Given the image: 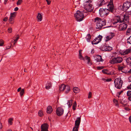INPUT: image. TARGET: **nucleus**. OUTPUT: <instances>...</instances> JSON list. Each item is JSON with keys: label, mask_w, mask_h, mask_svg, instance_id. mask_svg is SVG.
Instances as JSON below:
<instances>
[{"label": "nucleus", "mask_w": 131, "mask_h": 131, "mask_svg": "<svg viewBox=\"0 0 131 131\" xmlns=\"http://www.w3.org/2000/svg\"><path fill=\"white\" fill-rule=\"evenodd\" d=\"M94 20L96 25V28L97 29L101 28L103 26L105 25L106 23V21L105 19H102L97 17L95 18Z\"/></svg>", "instance_id": "nucleus-1"}, {"label": "nucleus", "mask_w": 131, "mask_h": 131, "mask_svg": "<svg viewBox=\"0 0 131 131\" xmlns=\"http://www.w3.org/2000/svg\"><path fill=\"white\" fill-rule=\"evenodd\" d=\"M92 2L91 0H88V1L86 2L84 4V9L89 12H91L93 9L92 5L91 4Z\"/></svg>", "instance_id": "nucleus-2"}, {"label": "nucleus", "mask_w": 131, "mask_h": 131, "mask_svg": "<svg viewBox=\"0 0 131 131\" xmlns=\"http://www.w3.org/2000/svg\"><path fill=\"white\" fill-rule=\"evenodd\" d=\"M74 16L78 21H80L83 20L84 18V15L83 13L79 10H77Z\"/></svg>", "instance_id": "nucleus-3"}, {"label": "nucleus", "mask_w": 131, "mask_h": 131, "mask_svg": "<svg viewBox=\"0 0 131 131\" xmlns=\"http://www.w3.org/2000/svg\"><path fill=\"white\" fill-rule=\"evenodd\" d=\"M115 87L117 89H120L121 88L123 83V81L121 78L115 79L114 81Z\"/></svg>", "instance_id": "nucleus-4"}, {"label": "nucleus", "mask_w": 131, "mask_h": 131, "mask_svg": "<svg viewBox=\"0 0 131 131\" xmlns=\"http://www.w3.org/2000/svg\"><path fill=\"white\" fill-rule=\"evenodd\" d=\"M123 59L121 57H117L113 58L110 61V62L112 64H115L117 63H120L123 61Z\"/></svg>", "instance_id": "nucleus-5"}, {"label": "nucleus", "mask_w": 131, "mask_h": 131, "mask_svg": "<svg viewBox=\"0 0 131 131\" xmlns=\"http://www.w3.org/2000/svg\"><path fill=\"white\" fill-rule=\"evenodd\" d=\"M110 12L108 9L101 8L99 10V13L101 17H103L107 16L109 14Z\"/></svg>", "instance_id": "nucleus-6"}, {"label": "nucleus", "mask_w": 131, "mask_h": 131, "mask_svg": "<svg viewBox=\"0 0 131 131\" xmlns=\"http://www.w3.org/2000/svg\"><path fill=\"white\" fill-rule=\"evenodd\" d=\"M108 9L111 12L114 13V8L113 4V0H110L109 3L107 5Z\"/></svg>", "instance_id": "nucleus-7"}, {"label": "nucleus", "mask_w": 131, "mask_h": 131, "mask_svg": "<svg viewBox=\"0 0 131 131\" xmlns=\"http://www.w3.org/2000/svg\"><path fill=\"white\" fill-rule=\"evenodd\" d=\"M131 5L130 2L129 1H127L125 2L123 4L122 9L123 11H125L130 7Z\"/></svg>", "instance_id": "nucleus-8"}, {"label": "nucleus", "mask_w": 131, "mask_h": 131, "mask_svg": "<svg viewBox=\"0 0 131 131\" xmlns=\"http://www.w3.org/2000/svg\"><path fill=\"white\" fill-rule=\"evenodd\" d=\"M102 38V36L101 35H99L92 42V44L93 45L97 44L101 40Z\"/></svg>", "instance_id": "nucleus-9"}, {"label": "nucleus", "mask_w": 131, "mask_h": 131, "mask_svg": "<svg viewBox=\"0 0 131 131\" xmlns=\"http://www.w3.org/2000/svg\"><path fill=\"white\" fill-rule=\"evenodd\" d=\"M122 16L119 15L116 16H115L114 20L113 23L115 24L118 22L122 23Z\"/></svg>", "instance_id": "nucleus-10"}, {"label": "nucleus", "mask_w": 131, "mask_h": 131, "mask_svg": "<svg viewBox=\"0 0 131 131\" xmlns=\"http://www.w3.org/2000/svg\"><path fill=\"white\" fill-rule=\"evenodd\" d=\"M127 27V24L122 23L120 24L118 27V29L119 31L124 30L126 29Z\"/></svg>", "instance_id": "nucleus-11"}, {"label": "nucleus", "mask_w": 131, "mask_h": 131, "mask_svg": "<svg viewBox=\"0 0 131 131\" xmlns=\"http://www.w3.org/2000/svg\"><path fill=\"white\" fill-rule=\"evenodd\" d=\"M121 16L122 22H124L126 24V23H129V18L128 15H124L123 16Z\"/></svg>", "instance_id": "nucleus-12"}, {"label": "nucleus", "mask_w": 131, "mask_h": 131, "mask_svg": "<svg viewBox=\"0 0 131 131\" xmlns=\"http://www.w3.org/2000/svg\"><path fill=\"white\" fill-rule=\"evenodd\" d=\"M64 110L61 107L57 108L56 110L57 115L59 116H60L63 114Z\"/></svg>", "instance_id": "nucleus-13"}, {"label": "nucleus", "mask_w": 131, "mask_h": 131, "mask_svg": "<svg viewBox=\"0 0 131 131\" xmlns=\"http://www.w3.org/2000/svg\"><path fill=\"white\" fill-rule=\"evenodd\" d=\"M48 125L46 123H44L41 126V131H48Z\"/></svg>", "instance_id": "nucleus-14"}, {"label": "nucleus", "mask_w": 131, "mask_h": 131, "mask_svg": "<svg viewBox=\"0 0 131 131\" xmlns=\"http://www.w3.org/2000/svg\"><path fill=\"white\" fill-rule=\"evenodd\" d=\"M112 47H111L103 45L102 47V51H109L112 50Z\"/></svg>", "instance_id": "nucleus-15"}, {"label": "nucleus", "mask_w": 131, "mask_h": 131, "mask_svg": "<svg viewBox=\"0 0 131 131\" xmlns=\"http://www.w3.org/2000/svg\"><path fill=\"white\" fill-rule=\"evenodd\" d=\"M81 121L80 117H78L75 121V126L77 127H79Z\"/></svg>", "instance_id": "nucleus-16"}, {"label": "nucleus", "mask_w": 131, "mask_h": 131, "mask_svg": "<svg viewBox=\"0 0 131 131\" xmlns=\"http://www.w3.org/2000/svg\"><path fill=\"white\" fill-rule=\"evenodd\" d=\"M131 48H130L129 49H126L124 51H122L120 52V53L123 55L128 54L131 52Z\"/></svg>", "instance_id": "nucleus-17"}, {"label": "nucleus", "mask_w": 131, "mask_h": 131, "mask_svg": "<svg viewBox=\"0 0 131 131\" xmlns=\"http://www.w3.org/2000/svg\"><path fill=\"white\" fill-rule=\"evenodd\" d=\"M52 84L50 82H48L46 84L45 88L46 89L48 90L52 87Z\"/></svg>", "instance_id": "nucleus-18"}, {"label": "nucleus", "mask_w": 131, "mask_h": 131, "mask_svg": "<svg viewBox=\"0 0 131 131\" xmlns=\"http://www.w3.org/2000/svg\"><path fill=\"white\" fill-rule=\"evenodd\" d=\"M53 109L51 106H48L47 108V113L48 114H50L52 112Z\"/></svg>", "instance_id": "nucleus-19"}, {"label": "nucleus", "mask_w": 131, "mask_h": 131, "mask_svg": "<svg viewBox=\"0 0 131 131\" xmlns=\"http://www.w3.org/2000/svg\"><path fill=\"white\" fill-rule=\"evenodd\" d=\"M114 36V33H112L110 35H109L106 37V41L109 40L111 39Z\"/></svg>", "instance_id": "nucleus-20"}, {"label": "nucleus", "mask_w": 131, "mask_h": 131, "mask_svg": "<svg viewBox=\"0 0 131 131\" xmlns=\"http://www.w3.org/2000/svg\"><path fill=\"white\" fill-rule=\"evenodd\" d=\"M82 51V50H80L79 51V58L81 60L84 61V59L82 55V53L81 52Z\"/></svg>", "instance_id": "nucleus-21"}, {"label": "nucleus", "mask_w": 131, "mask_h": 131, "mask_svg": "<svg viewBox=\"0 0 131 131\" xmlns=\"http://www.w3.org/2000/svg\"><path fill=\"white\" fill-rule=\"evenodd\" d=\"M66 88V85L64 84H62L59 86V89L61 91H63Z\"/></svg>", "instance_id": "nucleus-22"}, {"label": "nucleus", "mask_w": 131, "mask_h": 131, "mask_svg": "<svg viewBox=\"0 0 131 131\" xmlns=\"http://www.w3.org/2000/svg\"><path fill=\"white\" fill-rule=\"evenodd\" d=\"M84 58V59H85V60H88L87 63L88 64L90 65H91L92 64V63L90 62V57H89L88 56H86Z\"/></svg>", "instance_id": "nucleus-23"}, {"label": "nucleus", "mask_w": 131, "mask_h": 131, "mask_svg": "<svg viewBox=\"0 0 131 131\" xmlns=\"http://www.w3.org/2000/svg\"><path fill=\"white\" fill-rule=\"evenodd\" d=\"M125 67V66L124 65V64L123 63L122 64V66L120 65L118 66V69L119 70L122 71L123 72V70Z\"/></svg>", "instance_id": "nucleus-24"}, {"label": "nucleus", "mask_w": 131, "mask_h": 131, "mask_svg": "<svg viewBox=\"0 0 131 131\" xmlns=\"http://www.w3.org/2000/svg\"><path fill=\"white\" fill-rule=\"evenodd\" d=\"M102 72L103 73L108 75H111V73L107 69H103L102 70Z\"/></svg>", "instance_id": "nucleus-25"}, {"label": "nucleus", "mask_w": 131, "mask_h": 131, "mask_svg": "<svg viewBox=\"0 0 131 131\" xmlns=\"http://www.w3.org/2000/svg\"><path fill=\"white\" fill-rule=\"evenodd\" d=\"M97 62H100L102 61V57L100 55H98L96 57V59Z\"/></svg>", "instance_id": "nucleus-26"}, {"label": "nucleus", "mask_w": 131, "mask_h": 131, "mask_svg": "<svg viewBox=\"0 0 131 131\" xmlns=\"http://www.w3.org/2000/svg\"><path fill=\"white\" fill-rule=\"evenodd\" d=\"M91 36L90 34H88L86 37V39L88 42L90 41V40L91 39Z\"/></svg>", "instance_id": "nucleus-27"}, {"label": "nucleus", "mask_w": 131, "mask_h": 131, "mask_svg": "<svg viewBox=\"0 0 131 131\" xmlns=\"http://www.w3.org/2000/svg\"><path fill=\"white\" fill-rule=\"evenodd\" d=\"M65 89L66 90L65 93L67 94L70 91V86L68 85H66V88Z\"/></svg>", "instance_id": "nucleus-28"}, {"label": "nucleus", "mask_w": 131, "mask_h": 131, "mask_svg": "<svg viewBox=\"0 0 131 131\" xmlns=\"http://www.w3.org/2000/svg\"><path fill=\"white\" fill-rule=\"evenodd\" d=\"M42 15L39 13L38 14L37 16V18L38 19V21H41L42 19Z\"/></svg>", "instance_id": "nucleus-29"}, {"label": "nucleus", "mask_w": 131, "mask_h": 131, "mask_svg": "<svg viewBox=\"0 0 131 131\" xmlns=\"http://www.w3.org/2000/svg\"><path fill=\"white\" fill-rule=\"evenodd\" d=\"M73 100H69L67 103V104L68 105L69 107H70L72 105Z\"/></svg>", "instance_id": "nucleus-30"}, {"label": "nucleus", "mask_w": 131, "mask_h": 131, "mask_svg": "<svg viewBox=\"0 0 131 131\" xmlns=\"http://www.w3.org/2000/svg\"><path fill=\"white\" fill-rule=\"evenodd\" d=\"M126 61L127 64L129 65V63L131 62V57H129L127 58Z\"/></svg>", "instance_id": "nucleus-31"}, {"label": "nucleus", "mask_w": 131, "mask_h": 131, "mask_svg": "<svg viewBox=\"0 0 131 131\" xmlns=\"http://www.w3.org/2000/svg\"><path fill=\"white\" fill-rule=\"evenodd\" d=\"M73 91L75 93H77L79 91V89L77 87L74 88H73Z\"/></svg>", "instance_id": "nucleus-32"}, {"label": "nucleus", "mask_w": 131, "mask_h": 131, "mask_svg": "<svg viewBox=\"0 0 131 131\" xmlns=\"http://www.w3.org/2000/svg\"><path fill=\"white\" fill-rule=\"evenodd\" d=\"M77 104L76 102V101H75L74 102V103L73 104V106H72V109H73V110L74 111L75 110L76 108L77 107Z\"/></svg>", "instance_id": "nucleus-33"}, {"label": "nucleus", "mask_w": 131, "mask_h": 131, "mask_svg": "<svg viewBox=\"0 0 131 131\" xmlns=\"http://www.w3.org/2000/svg\"><path fill=\"white\" fill-rule=\"evenodd\" d=\"M113 102L115 104V105L117 106L118 107H119V104L118 103V101L115 99H114L113 100Z\"/></svg>", "instance_id": "nucleus-34"}, {"label": "nucleus", "mask_w": 131, "mask_h": 131, "mask_svg": "<svg viewBox=\"0 0 131 131\" xmlns=\"http://www.w3.org/2000/svg\"><path fill=\"white\" fill-rule=\"evenodd\" d=\"M38 114L39 116L40 117L42 116L43 115L42 111L41 110H39L38 112Z\"/></svg>", "instance_id": "nucleus-35"}, {"label": "nucleus", "mask_w": 131, "mask_h": 131, "mask_svg": "<svg viewBox=\"0 0 131 131\" xmlns=\"http://www.w3.org/2000/svg\"><path fill=\"white\" fill-rule=\"evenodd\" d=\"M13 18H11L10 17H9V23L12 24H13L14 22L13 21Z\"/></svg>", "instance_id": "nucleus-36"}, {"label": "nucleus", "mask_w": 131, "mask_h": 131, "mask_svg": "<svg viewBox=\"0 0 131 131\" xmlns=\"http://www.w3.org/2000/svg\"><path fill=\"white\" fill-rule=\"evenodd\" d=\"M13 121V119L12 118H9L8 120V123L10 125L12 124L13 123L12 121Z\"/></svg>", "instance_id": "nucleus-37"}, {"label": "nucleus", "mask_w": 131, "mask_h": 131, "mask_svg": "<svg viewBox=\"0 0 131 131\" xmlns=\"http://www.w3.org/2000/svg\"><path fill=\"white\" fill-rule=\"evenodd\" d=\"M15 12L13 13H11L10 14V17L11 18H14L15 16Z\"/></svg>", "instance_id": "nucleus-38"}, {"label": "nucleus", "mask_w": 131, "mask_h": 131, "mask_svg": "<svg viewBox=\"0 0 131 131\" xmlns=\"http://www.w3.org/2000/svg\"><path fill=\"white\" fill-rule=\"evenodd\" d=\"M24 92V89H22L20 93V96L22 97Z\"/></svg>", "instance_id": "nucleus-39"}, {"label": "nucleus", "mask_w": 131, "mask_h": 131, "mask_svg": "<svg viewBox=\"0 0 131 131\" xmlns=\"http://www.w3.org/2000/svg\"><path fill=\"white\" fill-rule=\"evenodd\" d=\"M127 43L131 44V36L127 39Z\"/></svg>", "instance_id": "nucleus-40"}, {"label": "nucleus", "mask_w": 131, "mask_h": 131, "mask_svg": "<svg viewBox=\"0 0 131 131\" xmlns=\"http://www.w3.org/2000/svg\"><path fill=\"white\" fill-rule=\"evenodd\" d=\"M79 127H77L75 126L73 128V131H78V128Z\"/></svg>", "instance_id": "nucleus-41"}, {"label": "nucleus", "mask_w": 131, "mask_h": 131, "mask_svg": "<svg viewBox=\"0 0 131 131\" xmlns=\"http://www.w3.org/2000/svg\"><path fill=\"white\" fill-rule=\"evenodd\" d=\"M23 1L22 0H18L17 2V5H20L23 2Z\"/></svg>", "instance_id": "nucleus-42"}, {"label": "nucleus", "mask_w": 131, "mask_h": 131, "mask_svg": "<svg viewBox=\"0 0 131 131\" xmlns=\"http://www.w3.org/2000/svg\"><path fill=\"white\" fill-rule=\"evenodd\" d=\"M19 38V36L18 35H17L16 37H15L16 39H15L14 40V41L15 42V43H14V44L17 41V40H18V39Z\"/></svg>", "instance_id": "nucleus-43"}, {"label": "nucleus", "mask_w": 131, "mask_h": 131, "mask_svg": "<svg viewBox=\"0 0 131 131\" xmlns=\"http://www.w3.org/2000/svg\"><path fill=\"white\" fill-rule=\"evenodd\" d=\"M126 33L131 34V28H128L127 29V30L126 31Z\"/></svg>", "instance_id": "nucleus-44"}, {"label": "nucleus", "mask_w": 131, "mask_h": 131, "mask_svg": "<svg viewBox=\"0 0 131 131\" xmlns=\"http://www.w3.org/2000/svg\"><path fill=\"white\" fill-rule=\"evenodd\" d=\"M127 94L128 96H130L131 95V91H128L127 92Z\"/></svg>", "instance_id": "nucleus-45"}, {"label": "nucleus", "mask_w": 131, "mask_h": 131, "mask_svg": "<svg viewBox=\"0 0 131 131\" xmlns=\"http://www.w3.org/2000/svg\"><path fill=\"white\" fill-rule=\"evenodd\" d=\"M4 43L3 41L2 40H0V46H2Z\"/></svg>", "instance_id": "nucleus-46"}, {"label": "nucleus", "mask_w": 131, "mask_h": 131, "mask_svg": "<svg viewBox=\"0 0 131 131\" xmlns=\"http://www.w3.org/2000/svg\"><path fill=\"white\" fill-rule=\"evenodd\" d=\"M103 68L104 67L103 66L97 67L96 68L97 69L99 70L102 69H103Z\"/></svg>", "instance_id": "nucleus-47"}, {"label": "nucleus", "mask_w": 131, "mask_h": 131, "mask_svg": "<svg viewBox=\"0 0 131 131\" xmlns=\"http://www.w3.org/2000/svg\"><path fill=\"white\" fill-rule=\"evenodd\" d=\"M92 94V93L91 92H90L89 93L88 96V98L90 99V98L91 97Z\"/></svg>", "instance_id": "nucleus-48"}, {"label": "nucleus", "mask_w": 131, "mask_h": 131, "mask_svg": "<svg viewBox=\"0 0 131 131\" xmlns=\"http://www.w3.org/2000/svg\"><path fill=\"white\" fill-rule=\"evenodd\" d=\"M8 31L9 33H11L12 32V28H9L8 29Z\"/></svg>", "instance_id": "nucleus-49"}, {"label": "nucleus", "mask_w": 131, "mask_h": 131, "mask_svg": "<svg viewBox=\"0 0 131 131\" xmlns=\"http://www.w3.org/2000/svg\"><path fill=\"white\" fill-rule=\"evenodd\" d=\"M112 81V79L111 78H108L106 80V81H105V82H110Z\"/></svg>", "instance_id": "nucleus-50"}, {"label": "nucleus", "mask_w": 131, "mask_h": 131, "mask_svg": "<svg viewBox=\"0 0 131 131\" xmlns=\"http://www.w3.org/2000/svg\"><path fill=\"white\" fill-rule=\"evenodd\" d=\"M127 88L128 89L131 90V84L129 85L127 87Z\"/></svg>", "instance_id": "nucleus-51"}, {"label": "nucleus", "mask_w": 131, "mask_h": 131, "mask_svg": "<svg viewBox=\"0 0 131 131\" xmlns=\"http://www.w3.org/2000/svg\"><path fill=\"white\" fill-rule=\"evenodd\" d=\"M8 19V17H6L4 18L3 19V20L4 21H6Z\"/></svg>", "instance_id": "nucleus-52"}, {"label": "nucleus", "mask_w": 131, "mask_h": 131, "mask_svg": "<svg viewBox=\"0 0 131 131\" xmlns=\"http://www.w3.org/2000/svg\"><path fill=\"white\" fill-rule=\"evenodd\" d=\"M122 7H123V6H122L121 5H120L119 7V9L123 11V9H123L122 8Z\"/></svg>", "instance_id": "nucleus-53"}, {"label": "nucleus", "mask_w": 131, "mask_h": 131, "mask_svg": "<svg viewBox=\"0 0 131 131\" xmlns=\"http://www.w3.org/2000/svg\"><path fill=\"white\" fill-rule=\"evenodd\" d=\"M46 1L47 2V4L48 5L50 4L51 3V1H49V0H46Z\"/></svg>", "instance_id": "nucleus-54"}, {"label": "nucleus", "mask_w": 131, "mask_h": 131, "mask_svg": "<svg viewBox=\"0 0 131 131\" xmlns=\"http://www.w3.org/2000/svg\"><path fill=\"white\" fill-rule=\"evenodd\" d=\"M18 9V7H16L14 8V10L15 11H17Z\"/></svg>", "instance_id": "nucleus-55"}, {"label": "nucleus", "mask_w": 131, "mask_h": 131, "mask_svg": "<svg viewBox=\"0 0 131 131\" xmlns=\"http://www.w3.org/2000/svg\"><path fill=\"white\" fill-rule=\"evenodd\" d=\"M21 89V87L17 89V91L18 92H19L20 91Z\"/></svg>", "instance_id": "nucleus-56"}, {"label": "nucleus", "mask_w": 131, "mask_h": 131, "mask_svg": "<svg viewBox=\"0 0 131 131\" xmlns=\"http://www.w3.org/2000/svg\"><path fill=\"white\" fill-rule=\"evenodd\" d=\"M128 99L130 101H131V95L128 96Z\"/></svg>", "instance_id": "nucleus-57"}, {"label": "nucleus", "mask_w": 131, "mask_h": 131, "mask_svg": "<svg viewBox=\"0 0 131 131\" xmlns=\"http://www.w3.org/2000/svg\"><path fill=\"white\" fill-rule=\"evenodd\" d=\"M2 127V124L1 122H0V129H1Z\"/></svg>", "instance_id": "nucleus-58"}, {"label": "nucleus", "mask_w": 131, "mask_h": 131, "mask_svg": "<svg viewBox=\"0 0 131 131\" xmlns=\"http://www.w3.org/2000/svg\"><path fill=\"white\" fill-rule=\"evenodd\" d=\"M94 49H92L91 51V53L92 54L94 53Z\"/></svg>", "instance_id": "nucleus-59"}, {"label": "nucleus", "mask_w": 131, "mask_h": 131, "mask_svg": "<svg viewBox=\"0 0 131 131\" xmlns=\"http://www.w3.org/2000/svg\"><path fill=\"white\" fill-rule=\"evenodd\" d=\"M121 103L123 105H124V106H126V104H125L123 103H122V102L121 101Z\"/></svg>", "instance_id": "nucleus-60"}, {"label": "nucleus", "mask_w": 131, "mask_h": 131, "mask_svg": "<svg viewBox=\"0 0 131 131\" xmlns=\"http://www.w3.org/2000/svg\"><path fill=\"white\" fill-rule=\"evenodd\" d=\"M123 92V91H122L120 92H119L118 93V94L120 95L121 94V93L122 92Z\"/></svg>", "instance_id": "nucleus-61"}, {"label": "nucleus", "mask_w": 131, "mask_h": 131, "mask_svg": "<svg viewBox=\"0 0 131 131\" xmlns=\"http://www.w3.org/2000/svg\"><path fill=\"white\" fill-rule=\"evenodd\" d=\"M129 119L130 123H131V118H130V117H129Z\"/></svg>", "instance_id": "nucleus-62"}, {"label": "nucleus", "mask_w": 131, "mask_h": 131, "mask_svg": "<svg viewBox=\"0 0 131 131\" xmlns=\"http://www.w3.org/2000/svg\"><path fill=\"white\" fill-rule=\"evenodd\" d=\"M128 15H131V11L130 12H129L128 13Z\"/></svg>", "instance_id": "nucleus-63"}, {"label": "nucleus", "mask_w": 131, "mask_h": 131, "mask_svg": "<svg viewBox=\"0 0 131 131\" xmlns=\"http://www.w3.org/2000/svg\"><path fill=\"white\" fill-rule=\"evenodd\" d=\"M129 66L130 68H131V62L129 64Z\"/></svg>", "instance_id": "nucleus-64"}]
</instances>
